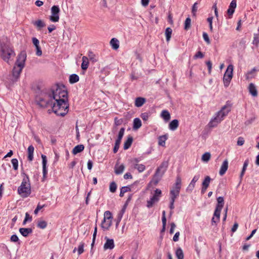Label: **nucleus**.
I'll return each instance as SVG.
<instances>
[{
    "label": "nucleus",
    "instance_id": "nucleus-29",
    "mask_svg": "<svg viewBox=\"0 0 259 259\" xmlns=\"http://www.w3.org/2000/svg\"><path fill=\"white\" fill-rule=\"evenodd\" d=\"M133 141V137L131 136H129L128 137L127 140L124 143L123 148L124 150H126L131 147V146L132 144Z\"/></svg>",
    "mask_w": 259,
    "mask_h": 259
},
{
    "label": "nucleus",
    "instance_id": "nucleus-37",
    "mask_svg": "<svg viewBox=\"0 0 259 259\" xmlns=\"http://www.w3.org/2000/svg\"><path fill=\"white\" fill-rule=\"evenodd\" d=\"M248 163H249L248 160H246L243 163L242 169V171H241L240 175V177L241 179H242L243 176L244 175L245 171L246 168L248 165Z\"/></svg>",
    "mask_w": 259,
    "mask_h": 259
},
{
    "label": "nucleus",
    "instance_id": "nucleus-35",
    "mask_svg": "<svg viewBox=\"0 0 259 259\" xmlns=\"http://www.w3.org/2000/svg\"><path fill=\"white\" fill-rule=\"evenodd\" d=\"M47 226V222L44 220H39L37 222V227L40 229H44Z\"/></svg>",
    "mask_w": 259,
    "mask_h": 259
},
{
    "label": "nucleus",
    "instance_id": "nucleus-28",
    "mask_svg": "<svg viewBox=\"0 0 259 259\" xmlns=\"http://www.w3.org/2000/svg\"><path fill=\"white\" fill-rule=\"evenodd\" d=\"M161 194V191L160 189H156L155 190V193L153 196L152 197V199L156 201L157 202L159 201V198Z\"/></svg>",
    "mask_w": 259,
    "mask_h": 259
},
{
    "label": "nucleus",
    "instance_id": "nucleus-36",
    "mask_svg": "<svg viewBox=\"0 0 259 259\" xmlns=\"http://www.w3.org/2000/svg\"><path fill=\"white\" fill-rule=\"evenodd\" d=\"M88 57L90 60L93 62H96L98 61V58L95 54H94L92 51L88 52Z\"/></svg>",
    "mask_w": 259,
    "mask_h": 259
},
{
    "label": "nucleus",
    "instance_id": "nucleus-56",
    "mask_svg": "<svg viewBox=\"0 0 259 259\" xmlns=\"http://www.w3.org/2000/svg\"><path fill=\"white\" fill-rule=\"evenodd\" d=\"M45 206V205H41L39 203L38 204L36 208H35V209L34 211V213L36 214L38 213V211L40 210L41 208H42Z\"/></svg>",
    "mask_w": 259,
    "mask_h": 259
},
{
    "label": "nucleus",
    "instance_id": "nucleus-60",
    "mask_svg": "<svg viewBox=\"0 0 259 259\" xmlns=\"http://www.w3.org/2000/svg\"><path fill=\"white\" fill-rule=\"evenodd\" d=\"M11 241L12 242H16L19 241V238L16 235H13L11 237Z\"/></svg>",
    "mask_w": 259,
    "mask_h": 259
},
{
    "label": "nucleus",
    "instance_id": "nucleus-19",
    "mask_svg": "<svg viewBox=\"0 0 259 259\" xmlns=\"http://www.w3.org/2000/svg\"><path fill=\"white\" fill-rule=\"evenodd\" d=\"M179 126V121L177 119H174L170 121L168 127L171 131H175Z\"/></svg>",
    "mask_w": 259,
    "mask_h": 259
},
{
    "label": "nucleus",
    "instance_id": "nucleus-14",
    "mask_svg": "<svg viewBox=\"0 0 259 259\" xmlns=\"http://www.w3.org/2000/svg\"><path fill=\"white\" fill-rule=\"evenodd\" d=\"M112 225L111 220L104 219L101 223V228L104 230H108Z\"/></svg>",
    "mask_w": 259,
    "mask_h": 259
},
{
    "label": "nucleus",
    "instance_id": "nucleus-22",
    "mask_svg": "<svg viewBox=\"0 0 259 259\" xmlns=\"http://www.w3.org/2000/svg\"><path fill=\"white\" fill-rule=\"evenodd\" d=\"M110 44L113 49L117 50L119 48V42L117 39L115 38H112L110 41Z\"/></svg>",
    "mask_w": 259,
    "mask_h": 259
},
{
    "label": "nucleus",
    "instance_id": "nucleus-61",
    "mask_svg": "<svg viewBox=\"0 0 259 259\" xmlns=\"http://www.w3.org/2000/svg\"><path fill=\"white\" fill-rule=\"evenodd\" d=\"M229 7L230 8H232V9L235 10V9L236 7V0H233L231 2V3L230 4V6H229Z\"/></svg>",
    "mask_w": 259,
    "mask_h": 259
},
{
    "label": "nucleus",
    "instance_id": "nucleus-30",
    "mask_svg": "<svg viewBox=\"0 0 259 259\" xmlns=\"http://www.w3.org/2000/svg\"><path fill=\"white\" fill-rule=\"evenodd\" d=\"M256 71L255 68H253L250 71H248L245 74V77L247 80L251 79L254 77V72Z\"/></svg>",
    "mask_w": 259,
    "mask_h": 259
},
{
    "label": "nucleus",
    "instance_id": "nucleus-38",
    "mask_svg": "<svg viewBox=\"0 0 259 259\" xmlns=\"http://www.w3.org/2000/svg\"><path fill=\"white\" fill-rule=\"evenodd\" d=\"M210 157V153L209 152H206L202 155L201 159L203 162H207L209 160Z\"/></svg>",
    "mask_w": 259,
    "mask_h": 259
},
{
    "label": "nucleus",
    "instance_id": "nucleus-8",
    "mask_svg": "<svg viewBox=\"0 0 259 259\" xmlns=\"http://www.w3.org/2000/svg\"><path fill=\"white\" fill-rule=\"evenodd\" d=\"M224 205V199L223 197L217 198V204L214 212V215L217 217V221L220 220L221 211Z\"/></svg>",
    "mask_w": 259,
    "mask_h": 259
},
{
    "label": "nucleus",
    "instance_id": "nucleus-44",
    "mask_svg": "<svg viewBox=\"0 0 259 259\" xmlns=\"http://www.w3.org/2000/svg\"><path fill=\"white\" fill-rule=\"evenodd\" d=\"M150 114L149 113H147V112L142 113L140 115L141 118L144 121H147L148 119V118L150 117Z\"/></svg>",
    "mask_w": 259,
    "mask_h": 259
},
{
    "label": "nucleus",
    "instance_id": "nucleus-33",
    "mask_svg": "<svg viewBox=\"0 0 259 259\" xmlns=\"http://www.w3.org/2000/svg\"><path fill=\"white\" fill-rule=\"evenodd\" d=\"M124 169V166L121 164L119 166L116 165L115 166V173L116 175H120L122 174Z\"/></svg>",
    "mask_w": 259,
    "mask_h": 259
},
{
    "label": "nucleus",
    "instance_id": "nucleus-18",
    "mask_svg": "<svg viewBox=\"0 0 259 259\" xmlns=\"http://www.w3.org/2000/svg\"><path fill=\"white\" fill-rule=\"evenodd\" d=\"M160 116L163 119L165 122H167L170 119V115L169 112L166 110H163L162 111Z\"/></svg>",
    "mask_w": 259,
    "mask_h": 259
},
{
    "label": "nucleus",
    "instance_id": "nucleus-46",
    "mask_svg": "<svg viewBox=\"0 0 259 259\" xmlns=\"http://www.w3.org/2000/svg\"><path fill=\"white\" fill-rule=\"evenodd\" d=\"M84 243H83V242H81L79 246H78V249H77V252H78V255H80L81 254V253H82L84 251V249H83V248H84Z\"/></svg>",
    "mask_w": 259,
    "mask_h": 259
},
{
    "label": "nucleus",
    "instance_id": "nucleus-10",
    "mask_svg": "<svg viewBox=\"0 0 259 259\" xmlns=\"http://www.w3.org/2000/svg\"><path fill=\"white\" fill-rule=\"evenodd\" d=\"M231 109V105L228 102H227L226 104L223 107H222L221 109L216 114H217L218 115H221V118L223 120L224 117H226L230 112Z\"/></svg>",
    "mask_w": 259,
    "mask_h": 259
},
{
    "label": "nucleus",
    "instance_id": "nucleus-64",
    "mask_svg": "<svg viewBox=\"0 0 259 259\" xmlns=\"http://www.w3.org/2000/svg\"><path fill=\"white\" fill-rule=\"evenodd\" d=\"M180 236V232H177L175 234L174 236L173 237V240L175 242L178 241L179 240V238Z\"/></svg>",
    "mask_w": 259,
    "mask_h": 259
},
{
    "label": "nucleus",
    "instance_id": "nucleus-42",
    "mask_svg": "<svg viewBox=\"0 0 259 259\" xmlns=\"http://www.w3.org/2000/svg\"><path fill=\"white\" fill-rule=\"evenodd\" d=\"M191 22V19L189 17L187 18L185 21L184 29L185 30H188L190 28Z\"/></svg>",
    "mask_w": 259,
    "mask_h": 259
},
{
    "label": "nucleus",
    "instance_id": "nucleus-1",
    "mask_svg": "<svg viewBox=\"0 0 259 259\" xmlns=\"http://www.w3.org/2000/svg\"><path fill=\"white\" fill-rule=\"evenodd\" d=\"M38 104L42 107L51 106L56 115L64 116L69 110L67 92L57 87L55 91L46 93Z\"/></svg>",
    "mask_w": 259,
    "mask_h": 259
},
{
    "label": "nucleus",
    "instance_id": "nucleus-41",
    "mask_svg": "<svg viewBox=\"0 0 259 259\" xmlns=\"http://www.w3.org/2000/svg\"><path fill=\"white\" fill-rule=\"evenodd\" d=\"M117 189V185L114 182H112L110 184L109 186V190L112 193H114L116 192Z\"/></svg>",
    "mask_w": 259,
    "mask_h": 259
},
{
    "label": "nucleus",
    "instance_id": "nucleus-17",
    "mask_svg": "<svg viewBox=\"0 0 259 259\" xmlns=\"http://www.w3.org/2000/svg\"><path fill=\"white\" fill-rule=\"evenodd\" d=\"M19 232L23 236L27 237L29 234L32 233V229L29 228H21L19 229Z\"/></svg>",
    "mask_w": 259,
    "mask_h": 259
},
{
    "label": "nucleus",
    "instance_id": "nucleus-63",
    "mask_svg": "<svg viewBox=\"0 0 259 259\" xmlns=\"http://www.w3.org/2000/svg\"><path fill=\"white\" fill-rule=\"evenodd\" d=\"M176 225L174 223H171L170 224V231H169V233L170 234H173L174 232V230L176 228Z\"/></svg>",
    "mask_w": 259,
    "mask_h": 259
},
{
    "label": "nucleus",
    "instance_id": "nucleus-27",
    "mask_svg": "<svg viewBox=\"0 0 259 259\" xmlns=\"http://www.w3.org/2000/svg\"><path fill=\"white\" fill-rule=\"evenodd\" d=\"M79 77L76 74H72L70 75L69 78V82L71 84L75 83L79 81Z\"/></svg>",
    "mask_w": 259,
    "mask_h": 259
},
{
    "label": "nucleus",
    "instance_id": "nucleus-55",
    "mask_svg": "<svg viewBox=\"0 0 259 259\" xmlns=\"http://www.w3.org/2000/svg\"><path fill=\"white\" fill-rule=\"evenodd\" d=\"M203 57L204 55L200 51H198L194 56V59L203 58Z\"/></svg>",
    "mask_w": 259,
    "mask_h": 259
},
{
    "label": "nucleus",
    "instance_id": "nucleus-50",
    "mask_svg": "<svg viewBox=\"0 0 259 259\" xmlns=\"http://www.w3.org/2000/svg\"><path fill=\"white\" fill-rule=\"evenodd\" d=\"M202 36H203V38L204 40L205 41V42L208 45L210 44V39L209 38L208 34L206 32H203V34H202Z\"/></svg>",
    "mask_w": 259,
    "mask_h": 259
},
{
    "label": "nucleus",
    "instance_id": "nucleus-48",
    "mask_svg": "<svg viewBox=\"0 0 259 259\" xmlns=\"http://www.w3.org/2000/svg\"><path fill=\"white\" fill-rule=\"evenodd\" d=\"M156 201H155L151 197L149 200L147 202V207L148 208H150L153 206V204L155 203H156Z\"/></svg>",
    "mask_w": 259,
    "mask_h": 259
},
{
    "label": "nucleus",
    "instance_id": "nucleus-53",
    "mask_svg": "<svg viewBox=\"0 0 259 259\" xmlns=\"http://www.w3.org/2000/svg\"><path fill=\"white\" fill-rule=\"evenodd\" d=\"M245 141L243 137H239L238 138L237 144L238 146H242L244 144Z\"/></svg>",
    "mask_w": 259,
    "mask_h": 259
},
{
    "label": "nucleus",
    "instance_id": "nucleus-16",
    "mask_svg": "<svg viewBox=\"0 0 259 259\" xmlns=\"http://www.w3.org/2000/svg\"><path fill=\"white\" fill-rule=\"evenodd\" d=\"M248 89L249 93L253 97H256L257 96V89L254 84H253V83H250L249 84Z\"/></svg>",
    "mask_w": 259,
    "mask_h": 259
},
{
    "label": "nucleus",
    "instance_id": "nucleus-11",
    "mask_svg": "<svg viewBox=\"0 0 259 259\" xmlns=\"http://www.w3.org/2000/svg\"><path fill=\"white\" fill-rule=\"evenodd\" d=\"M223 119L221 117H219V115H218L217 114H215L214 117L213 118H212L208 123V125L210 127H215Z\"/></svg>",
    "mask_w": 259,
    "mask_h": 259
},
{
    "label": "nucleus",
    "instance_id": "nucleus-34",
    "mask_svg": "<svg viewBox=\"0 0 259 259\" xmlns=\"http://www.w3.org/2000/svg\"><path fill=\"white\" fill-rule=\"evenodd\" d=\"M176 255L178 259H184V253L182 249L179 247L176 251Z\"/></svg>",
    "mask_w": 259,
    "mask_h": 259
},
{
    "label": "nucleus",
    "instance_id": "nucleus-26",
    "mask_svg": "<svg viewBox=\"0 0 259 259\" xmlns=\"http://www.w3.org/2000/svg\"><path fill=\"white\" fill-rule=\"evenodd\" d=\"M84 146L83 145H78L76 146L72 150V153L74 155L81 152L84 150Z\"/></svg>",
    "mask_w": 259,
    "mask_h": 259
},
{
    "label": "nucleus",
    "instance_id": "nucleus-3",
    "mask_svg": "<svg viewBox=\"0 0 259 259\" xmlns=\"http://www.w3.org/2000/svg\"><path fill=\"white\" fill-rule=\"evenodd\" d=\"M15 53L9 44L0 41V56L6 62H9L11 57H14Z\"/></svg>",
    "mask_w": 259,
    "mask_h": 259
},
{
    "label": "nucleus",
    "instance_id": "nucleus-20",
    "mask_svg": "<svg viewBox=\"0 0 259 259\" xmlns=\"http://www.w3.org/2000/svg\"><path fill=\"white\" fill-rule=\"evenodd\" d=\"M89 59L86 56H83L82 58V63L81 65V69L83 70H85L89 67Z\"/></svg>",
    "mask_w": 259,
    "mask_h": 259
},
{
    "label": "nucleus",
    "instance_id": "nucleus-6",
    "mask_svg": "<svg viewBox=\"0 0 259 259\" xmlns=\"http://www.w3.org/2000/svg\"><path fill=\"white\" fill-rule=\"evenodd\" d=\"M233 65L230 64L224 75L223 81L224 86L228 87L233 77Z\"/></svg>",
    "mask_w": 259,
    "mask_h": 259
},
{
    "label": "nucleus",
    "instance_id": "nucleus-40",
    "mask_svg": "<svg viewBox=\"0 0 259 259\" xmlns=\"http://www.w3.org/2000/svg\"><path fill=\"white\" fill-rule=\"evenodd\" d=\"M211 181V178L209 176H206L205 177L204 180L202 182V186L208 187L210 182Z\"/></svg>",
    "mask_w": 259,
    "mask_h": 259
},
{
    "label": "nucleus",
    "instance_id": "nucleus-9",
    "mask_svg": "<svg viewBox=\"0 0 259 259\" xmlns=\"http://www.w3.org/2000/svg\"><path fill=\"white\" fill-rule=\"evenodd\" d=\"M60 9L58 6H53L51 8V16L50 19L54 22H58L59 20V13Z\"/></svg>",
    "mask_w": 259,
    "mask_h": 259
},
{
    "label": "nucleus",
    "instance_id": "nucleus-52",
    "mask_svg": "<svg viewBox=\"0 0 259 259\" xmlns=\"http://www.w3.org/2000/svg\"><path fill=\"white\" fill-rule=\"evenodd\" d=\"M199 178H200L199 175H195L193 177V179L192 180V181H191L190 184H191L194 186H195V183L199 180Z\"/></svg>",
    "mask_w": 259,
    "mask_h": 259
},
{
    "label": "nucleus",
    "instance_id": "nucleus-5",
    "mask_svg": "<svg viewBox=\"0 0 259 259\" xmlns=\"http://www.w3.org/2000/svg\"><path fill=\"white\" fill-rule=\"evenodd\" d=\"M181 188V178L178 176L176 179L174 187L170 191V199L175 201L176 198L179 195L180 191Z\"/></svg>",
    "mask_w": 259,
    "mask_h": 259
},
{
    "label": "nucleus",
    "instance_id": "nucleus-39",
    "mask_svg": "<svg viewBox=\"0 0 259 259\" xmlns=\"http://www.w3.org/2000/svg\"><path fill=\"white\" fill-rule=\"evenodd\" d=\"M172 33V29L168 27L166 29L165 34L166 36V39L167 41H168L170 40V38L171 37V35Z\"/></svg>",
    "mask_w": 259,
    "mask_h": 259
},
{
    "label": "nucleus",
    "instance_id": "nucleus-7",
    "mask_svg": "<svg viewBox=\"0 0 259 259\" xmlns=\"http://www.w3.org/2000/svg\"><path fill=\"white\" fill-rule=\"evenodd\" d=\"M168 165L167 161H164L162 162L160 165L157 168L155 172L154 178L157 179L156 183H157L160 178L162 176L166 170Z\"/></svg>",
    "mask_w": 259,
    "mask_h": 259
},
{
    "label": "nucleus",
    "instance_id": "nucleus-51",
    "mask_svg": "<svg viewBox=\"0 0 259 259\" xmlns=\"http://www.w3.org/2000/svg\"><path fill=\"white\" fill-rule=\"evenodd\" d=\"M162 222L163 225V229L165 228V226L166 225V219L165 217V211L164 210L162 212Z\"/></svg>",
    "mask_w": 259,
    "mask_h": 259
},
{
    "label": "nucleus",
    "instance_id": "nucleus-4",
    "mask_svg": "<svg viewBox=\"0 0 259 259\" xmlns=\"http://www.w3.org/2000/svg\"><path fill=\"white\" fill-rule=\"evenodd\" d=\"M21 185L18 188V194L23 198H26L31 193L30 184L28 176L25 174Z\"/></svg>",
    "mask_w": 259,
    "mask_h": 259
},
{
    "label": "nucleus",
    "instance_id": "nucleus-62",
    "mask_svg": "<svg viewBox=\"0 0 259 259\" xmlns=\"http://www.w3.org/2000/svg\"><path fill=\"white\" fill-rule=\"evenodd\" d=\"M32 42H33V45L35 46V47L39 46V42L37 38H36V37H33L32 39Z\"/></svg>",
    "mask_w": 259,
    "mask_h": 259
},
{
    "label": "nucleus",
    "instance_id": "nucleus-54",
    "mask_svg": "<svg viewBox=\"0 0 259 259\" xmlns=\"http://www.w3.org/2000/svg\"><path fill=\"white\" fill-rule=\"evenodd\" d=\"M97 233V226H96L95 227V229H94V231L93 236V241H92V243L91 244L92 246H93L95 243Z\"/></svg>",
    "mask_w": 259,
    "mask_h": 259
},
{
    "label": "nucleus",
    "instance_id": "nucleus-13",
    "mask_svg": "<svg viewBox=\"0 0 259 259\" xmlns=\"http://www.w3.org/2000/svg\"><path fill=\"white\" fill-rule=\"evenodd\" d=\"M105 239H106V241L104 245V249H112L114 247L113 240L112 239H109L106 237H105Z\"/></svg>",
    "mask_w": 259,
    "mask_h": 259
},
{
    "label": "nucleus",
    "instance_id": "nucleus-45",
    "mask_svg": "<svg viewBox=\"0 0 259 259\" xmlns=\"http://www.w3.org/2000/svg\"><path fill=\"white\" fill-rule=\"evenodd\" d=\"M104 219L112 220V213L110 211H108V210L104 212Z\"/></svg>",
    "mask_w": 259,
    "mask_h": 259
},
{
    "label": "nucleus",
    "instance_id": "nucleus-57",
    "mask_svg": "<svg viewBox=\"0 0 259 259\" xmlns=\"http://www.w3.org/2000/svg\"><path fill=\"white\" fill-rule=\"evenodd\" d=\"M121 190L125 193L131 191V188L130 186H124L121 187Z\"/></svg>",
    "mask_w": 259,
    "mask_h": 259
},
{
    "label": "nucleus",
    "instance_id": "nucleus-32",
    "mask_svg": "<svg viewBox=\"0 0 259 259\" xmlns=\"http://www.w3.org/2000/svg\"><path fill=\"white\" fill-rule=\"evenodd\" d=\"M167 140V136L166 135H163L160 136L158 138V144L161 146H165V141Z\"/></svg>",
    "mask_w": 259,
    "mask_h": 259
},
{
    "label": "nucleus",
    "instance_id": "nucleus-12",
    "mask_svg": "<svg viewBox=\"0 0 259 259\" xmlns=\"http://www.w3.org/2000/svg\"><path fill=\"white\" fill-rule=\"evenodd\" d=\"M41 158H42V163L43 178L45 179L47 176V172H48L47 168V157L46 155L42 154Z\"/></svg>",
    "mask_w": 259,
    "mask_h": 259
},
{
    "label": "nucleus",
    "instance_id": "nucleus-23",
    "mask_svg": "<svg viewBox=\"0 0 259 259\" xmlns=\"http://www.w3.org/2000/svg\"><path fill=\"white\" fill-rule=\"evenodd\" d=\"M33 24L35 26L38 30L46 26L45 22L41 20H38L33 22Z\"/></svg>",
    "mask_w": 259,
    "mask_h": 259
},
{
    "label": "nucleus",
    "instance_id": "nucleus-31",
    "mask_svg": "<svg viewBox=\"0 0 259 259\" xmlns=\"http://www.w3.org/2000/svg\"><path fill=\"white\" fill-rule=\"evenodd\" d=\"M124 130H125V129L123 127H122L121 128H120V131L119 132V133H118V138L116 140L115 143H118V144H120V142H121V139H122V137L123 136V135H124Z\"/></svg>",
    "mask_w": 259,
    "mask_h": 259
},
{
    "label": "nucleus",
    "instance_id": "nucleus-59",
    "mask_svg": "<svg viewBox=\"0 0 259 259\" xmlns=\"http://www.w3.org/2000/svg\"><path fill=\"white\" fill-rule=\"evenodd\" d=\"M258 43H259L258 37H257V35H255L254 37H253V41H252V44L253 45L257 46Z\"/></svg>",
    "mask_w": 259,
    "mask_h": 259
},
{
    "label": "nucleus",
    "instance_id": "nucleus-58",
    "mask_svg": "<svg viewBox=\"0 0 259 259\" xmlns=\"http://www.w3.org/2000/svg\"><path fill=\"white\" fill-rule=\"evenodd\" d=\"M36 48V55L38 56H40L42 55L41 48L39 46L35 47Z\"/></svg>",
    "mask_w": 259,
    "mask_h": 259
},
{
    "label": "nucleus",
    "instance_id": "nucleus-49",
    "mask_svg": "<svg viewBox=\"0 0 259 259\" xmlns=\"http://www.w3.org/2000/svg\"><path fill=\"white\" fill-rule=\"evenodd\" d=\"M197 3H195L194 5H193L192 9V13L193 16H195L196 13L197 11L198 7H197Z\"/></svg>",
    "mask_w": 259,
    "mask_h": 259
},
{
    "label": "nucleus",
    "instance_id": "nucleus-43",
    "mask_svg": "<svg viewBox=\"0 0 259 259\" xmlns=\"http://www.w3.org/2000/svg\"><path fill=\"white\" fill-rule=\"evenodd\" d=\"M135 168L137 169L140 172H141L145 169V166L142 164H137L135 165Z\"/></svg>",
    "mask_w": 259,
    "mask_h": 259
},
{
    "label": "nucleus",
    "instance_id": "nucleus-2",
    "mask_svg": "<svg viewBox=\"0 0 259 259\" xmlns=\"http://www.w3.org/2000/svg\"><path fill=\"white\" fill-rule=\"evenodd\" d=\"M27 55L25 51H22L18 56L15 66L13 67L12 74L14 77L18 79L25 66V62Z\"/></svg>",
    "mask_w": 259,
    "mask_h": 259
},
{
    "label": "nucleus",
    "instance_id": "nucleus-24",
    "mask_svg": "<svg viewBox=\"0 0 259 259\" xmlns=\"http://www.w3.org/2000/svg\"><path fill=\"white\" fill-rule=\"evenodd\" d=\"M146 102L145 98L142 97H138L135 100V105L137 107H141Z\"/></svg>",
    "mask_w": 259,
    "mask_h": 259
},
{
    "label": "nucleus",
    "instance_id": "nucleus-21",
    "mask_svg": "<svg viewBox=\"0 0 259 259\" xmlns=\"http://www.w3.org/2000/svg\"><path fill=\"white\" fill-rule=\"evenodd\" d=\"M34 150V148L32 145H30L28 148V160L30 161H31L33 159Z\"/></svg>",
    "mask_w": 259,
    "mask_h": 259
},
{
    "label": "nucleus",
    "instance_id": "nucleus-47",
    "mask_svg": "<svg viewBox=\"0 0 259 259\" xmlns=\"http://www.w3.org/2000/svg\"><path fill=\"white\" fill-rule=\"evenodd\" d=\"M13 168L15 170H17L18 168V161L16 158H13L11 160Z\"/></svg>",
    "mask_w": 259,
    "mask_h": 259
},
{
    "label": "nucleus",
    "instance_id": "nucleus-15",
    "mask_svg": "<svg viewBox=\"0 0 259 259\" xmlns=\"http://www.w3.org/2000/svg\"><path fill=\"white\" fill-rule=\"evenodd\" d=\"M228 168V161L227 159L225 160L221 166L219 171V174L220 176H223L225 172H226L227 169Z\"/></svg>",
    "mask_w": 259,
    "mask_h": 259
},
{
    "label": "nucleus",
    "instance_id": "nucleus-25",
    "mask_svg": "<svg viewBox=\"0 0 259 259\" xmlns=\"http://www.w3.org/2000/svg\"><path fill=\"white\" fill-rule=\"evenodd\" d=\"M142 126V122L140 118H135L134 119L133 122V128L134 130H136L139 129Z\"/></svg>",
    "mask_w": 259,
    "mask_h": 259
}]
</instances>
